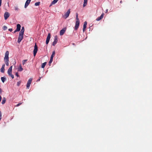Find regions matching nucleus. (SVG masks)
<instances>
[{"mask_svg": "<svg viewBox=\"0 0 152 152\" xmlns=\"http://www.w3.org/2000/svg\"><path fill=\"white\" fill-rule=\"evenodd\" d=\"M12 66H11L10 67V68L8 69L7 73L8 75L10 76L12 78V79H13L14 78V76L12 74Z\"/></svg>", "mask_w": 152, "mask_h": 152, "instance_id": "1", "label": "nucleus"}, {"mask_svg": "<svg viewBox=\"0 0 152 152\" xmlns=\"http://www.w3.org/2000/svg\"><path fill=\"white\" fill-rule=\"evenodd\" d=\"M70 9H69L64 15H62L63 17L65 19L69 17L70 13Z\"/></svg>", "mask_w": 152, "mask_h": 152, "instance_id": "2", "label": "nucleus"}, {"mask_svg": "<svg viewBox=\"0 0 152 152\" xmlns=\"http://www.w3.org/2000/svg\"><path fill=\"white\" fill-rule=\"evenodd\" d=\"M38 50L37 49V45L36 44V43H35L34 47V50L33 52H34V56H35L36 55V54Z\"/></svg>", "mask_w": 152, "mask_h": 152, "instance_id": "3", "label": "nucleus"}, {"mask_svg": "<svg viewBox=\"0 0 152 152\" xmlns=\"http://www.w3.org/2000/svg\"><path fill=\"white\" fill-rule=\"evenodd\" d=\"M32 80V79L31 78H30L28 81L26 85V87L28 89L30 87Z\"/></svg>", "mask_w": 152, "mask_h": 152, "instance_id": "4", "label": "nucleus"}, {"mask_svg": "<svg viewBox=\"0 0 152 152\" xmlns=\"http://www.w3.org/2000/svg\"><path fill=\"white\" fill-rule=\"evenodd\" d=\"M58 42V36L57 35H56L54 37V41L53 43V45L54 46Z\"/></svg>", "mask_w": 152, "mask_h": 152, "instance_id": "5", "label": "nucleus"}, {"mask_svg": "<svg viewBox=\"0 0 152 152\" xmlns=\"http://www.w3.org/2000/svg\"><path fill=\"white\" fill-rule=\"evenodd\" d=\"M9 52L8 51H7L5 53V57L4 58V60H9Z\"/></svg>", "mask_w": 152, "mask_h": 152, "instance_id": "6", "label": "nucleus"}, {"mask_svg": "<svg viewBox=\"0 0 152 152\" xmlns=\"http://www.w3.org/2000/svg\"><path fill=\"white\" fill-rule=\"evenodd\" d=\"M10 15V14L8 12H5L4 15L5 20H6L9 17Z\"/></svg>", "mask_w": 152, "mask_h": 152, "instance_id": "7", "label": "nucleus"}, {"mask_svg": "<svg viewBox=\"0 0 152 152\" xmlns=\"http://www.w3.org/2000/svg\"><path fill=\"white\" fill-rule=\"evenodd\" d=\"M50 33H49L48 34V36H47V39H46V44L47 45L48 44V43L49 42V41H50Z\"/></svg>", "mask_w": 152, "mask_h": 152, "instance_id": "8", "label": "nucleus"}, {"mask_svg": "<svg viewBox=\"0 0 152 152\" xmlns=\"http://www.w3.org/2000/svg\"><path fill=\"white\" fill-rule=\"evenodd\" d=\"M80 24V21H76L75 25V30H77Z\"/></svg>", "mask_w": 152, "mask_h": 152, "instance_id": "9", "label": "nucleus"}, {"mask_svg": "<svg viewBox=\"0 0 152 152\" xmlns=\"http://www.w3.org/2000/svg\"><path fill=\"white\" fill-rule=\"evenodd\" d=\"M66 29V28H64L62 30H61L60 32V35H62L65 32Z\"/></svg>", "mask_w": 152, "mask_h": 152, "instance_id": "10", "label": "nucleus"}, {"mask_svg": "<svg viewBox=\"0 0 152 152\" xmlns=\"http://www.w3.org/2000/svg\"><path fill=\"white\" fill-rule=\"evenodd\" d=\"M104 15V13H102L100 16L98 17L96 19V21H98L102 19Z\"/></svg>", "mask_w": 152, "mask_h": 152, "instance_id": "11", "label": "nucleus"}, {"mask_svg": "<svg viewBox=\"0 0 152 152\" xmlns=\"http://www.w3.org/2000/svg\"><path fill=\"white\" fill-rule=\"evenodd\" d=\"M31 0H27V1H26L25 3V6H24V7L25 8H26L27 7V6L30 3V2H31Z\"/></svg>", "mask_w": 152, "mask_h": 152, "instance_id": "12", "label": "nucleus"}, {"mask_svg": "<svg viewBox=\"0 0 152 152\" xmlns=\"http://www.w3.org/2000/svg\"><path fill=\"white\" fill-rule=\"evenodd\" d=\"M23 36L19 35L18 38V43H20L21 40L23 39Z\"/></svg>", "mask_w": 152, "mask_h": 152, "instance_id": "13", "label": "nucleus"}, {"mask_svg": "<svg viewBox=\"0 0 152 152\" xmlns=\"http://www.w3.org/2000/svg\"><path fill=\"white\" fill-rule=\"evenodd\" d=\"M87 25V22L86 21H85L83 26V31L84 32L85 31V29L86 28V25Z\"/></svg>", "mask_w": 152, "mask_h": 152, "instance_id": "14", "label": "nucleus"}, {"mask_svg": "<svg viewBox=\"0 0 152 152\" xmlns=\"http://www.w3.org/2000/svg\"><path fill=\"white\" fill-rule=\"evenodd\" d=\"M5 64H4L2 65V67L0 69L1 72L2 73H4L5 71L4 69Z\"/></svg>", "mask_w": 152, "mask_h": 152, "instance_id": "15", "label": "nucleus"}, {"mask_svg": "<svg viewBox=\"0 0 152 152\" xmlns=\"http://www.w3.org/2000/svg\"><path fill=\"white\" fill-rule=\"evenodd\" d=\"M21 26L20 24H18L17 25V28L16 29L17 31H19L20 30Z\"/></svg>", "mask_w": 152, "mask_h": 152, "instance_id": "16", "label": "nucleus"}, {"mask_svg": "<svg viewBox=\"0 0 152 152\" xmlns=\"http://www.w3.org/2000/svg\"><path fill=\"white\" fill-rule=\"evenodd\" d=\"M6 99L5 97H3L2 99L1 103L2 104H4L6 102Z\"/></svg>", "mask_w": 152, "mask_h": 152, "instance_id": "17", "label": "nucleus"}, {"mask_svg": "<svg viewBox=\"0 0 152 152\" xmlns=\"http://www.w3.org/2000/svg\"><path fill=\"white\" fill-rule=\"evenodd\" d=\"M18 70L19 71H22L23 70V69L22 68L21 64L19 65V68H18Z\"/></svg>", "mask_w": 152, "mask_h": 152, "instance_id": "18", "label": "nucleus"}, {"mask_svg": "<svg viewBox=\"0 0 152 152\" xmlns=\"http://www.w3.org/2000/svg\"><path fill=\"white\" fill-rule=\"evenodd\" d=\"M58 0H53V1L52 2L51 4L50 5V6L52 4H56Z\"/></svg>", "mask_w": 152, "mask_h": 152, "instance_id": "19", "label": "nucleus"}, {"mask_svg": "<svg viewBox=\"0 0 152 152\" xmlns=\"http://www.w3.org/2000/svg\"><path fill=\"white\" fill-rule=\"evenodd\" d=\"M88 0H84V3L83 4V7H85L87 4Z\"/></svg>", "mask_w": 152, "mask_h": 152, "instance_id": "20", "label": "nucleus"}, {"mask_svg": "<svg viewBox=\"0 0 152 152\" xmlns=\"http://www.w3.org/2000/svg\"><path fill=\"white\" fill-rule=\"evenodd\" d=\"M4 61L6 64V65L7 66H8L9 65V60H4Z\"/></svg>", "mask_w": 152, "mask_h": 152, "instance_id": "21", "label": "nucleus"}, {"mask_svg": "<svg viewBox=\"0 0 152 152\" xmlns=\"http://www.w3.org/2000/svg\"><path fill=\"white\" fill-rule=\"evenodd\" d=\"M47 62H45L43 64H42V65H41V67L42 68H43L45 67V66L46 65V64Z\"/></svg>", "mask_w": 152, "mask_h": 152, "instance_id": "22", "label": "nucleus"}, {"mask_svg": "<svg viewBox=\"0 0 152 152\" xmlns=\"http://www.w3.org/2000/svg\"><path fill=\"white\" fill-rule=\"evenodd\" d=\"M1 80L3 83H4L6 80V78L5 77H2L1 78Z\"/></svg>", "mask_w": 152, "mask_h": 152, "instance_id": "23", "label": "nucleus"}, {"mask_svg": "<svg viewBox=\"0 0 152 152\" xmlns=\"http://www.w3.org/2000/svg\"><path fill=\"white\" fill-rule=\"evenodd\" d=\"M55 51H54L52 53V55L50 57L53 58L54 56H55Z\"/></svg>", "mask_w": 152, "mask_h": 152, "instance_id": "24", "label": "nucleus"}, {"mask_svg": "<svg viewBox=\"0 0 152 152\" xmlns=\"http://www.w3.org/2000/svg\"><path fill=\"white\" fill-rule=\"evenodd\" d=\"M76 21H80L79 19L78 18V14L77 13H76Z\"/></svg>", "mask_w": 152, "mask_h": 152, "instance_id": "25", "label": "nucleus"}, {"mask_svg": "<svg viewBox=\"0 0 152 152\" xmlns=\"http://www.w3.org/2000/svg\"><path fill=\"white\" fill-rule=\"evenodd\" d=\"M53 58L50 57V60L49 62V64H50L52 63V62L53 61Z\"/></svg>", "mask_w": 152, "mask_h": 152, "instance_id": "26", "label": "nucleus"}, {"mask_svg": "<svg viewBox=\"0 0 152 152\" xmlns=\"http://www.w3.org/2000/svg\"><path fill=\"white\" fill-rule=\"evenodd\" d=\"M40 4V2H36L35 3V5L36 6H39Z\"/></svg>", "mask_w": 152, "mask_h": 152, "instance_id": "27", "label": "nucleus"}, {"mask_svg": "<svg viewBox=\"0 0 152 152\" xmlns=\"http://www.w3.org/2000/svg\"><path fill=\"white\" fill-rule=\"evenodd\" d=\"M27 60L26 59L23 60L22 61V64L24 65L25 63V62L27 61Z\"/></svg>", "mask_w": 152, "mask_h": 152, "instance_id": "28", "label": "nucleus"}, {"mask_svg": "<svg viewBox=\"0 0 152 152\" xmlns=\"http://www.w3.org/2000/svg\"><path fill=\"white\" fill-rule=\"evenodd\" d=\"M3 29L4 30H5L7 29V27L6 26H4L3 27Z\"/></svg>", "mask_w": 152, "mask_h": 152, "instance_id": "29", "label": "nucleus"}, {"mask_svg": "<svg viewBox=\"0 0 152 152\" xmlns=\"http://www.w3.org/2000/svg\"><path fill=\"white\" fill-rule=\"evenodd\" d=\"M23 34H24V33H23V32H22L20 31V33H19V35L23 36Z\"/></svg>", "mask_w": 152, "mask_h": 152, "instance_id": "30", "label": "nucleus"}, {"mask_svg": "<svg viewBox=\"0 0 152 152\" xmlns=\"http://www.w3.org/2000/svg\"><path fill=\"white\" fill-rule=\"evenodd\" d=\"M21 83V81H19L17 83V86H19Z\"/></svg>", "mask_w": 152, "mask_h": 152, "instance_id": "31", "label": "nucleus"}, {"mask_svg": "<svg viewBox=\"0 0 152 152\" xmlns=\"http://www.w3.org/2000/svg\"><path fill=\"white\" fill-rule=\"evenodd\" d=\"M22 104V103H19L18 104L16 105V107H18L19 106H20V105H21V104Z\"/></svg>", "mask_w": 152, "mask_h": 152, "instance_id": "32", "label": "nucleus"}, {"mask_svg": "<svg viewBox=\"0 0 152 152\" xmlns=\"http://www.w3.org/2000/svg\"><path fill=\"white\" fill-rule=\"evenodd\" d=\"M15 9L16 10H18V8L17 7H15Z\"/></svg>", "mask_w": 152, "mask_h": 152, "instance_id": "33", "label": "nucleus"}, {"mask_svg": "<svg viewBox=\"0 0 152 152\" xmlns=\"http://www.w3.org/2000/svg\"><path fill=\"white\" fill-rule=\"evenodd\" d=\"M15 75L17 77H19V75L18 74V72H16L15 73Z\"/></svg>", "mask_w": 152, "mask_h": 152, "instance_id": "34", "label": "nucleus"}, {"mask_svg": "<svg viewBox=\"0 0 152 152\" xmlns=\"http://www.w3.org/2000/svg\"><path fill=\"white\" fill-rule=\"evenodd\" d=\"M8 30L9 31L11 32L12 31V28H9V29Z\"/></svg>", "mask_w": 152, "mask_h": 152, "instance_id": "35", "label": "nucleus"}, {"mask_svg": "<svg viewBox=\"0 0 152 152\" xmlns=\"http://www.w3.org/2000/svg\"><path fill=\"white\" fill-rule=\"evenodd\" d=\"M2 0H0V6H1V4Z\"/></svg>", "mask_w": 152, "mask_h": 152, "instance_id": "36", "label": "nucleus"}, {"mask_svg": "<svg viewBox=\"0 0 152 152\" xmlns=\"http://www.w3.org/2000/svg\"><path fill=\"white\" fill-rule=\"evenodd\" d=\"M41 78V77H39V78L37 80V81H39L40 80Z\"/></svg>", "mask_w": 152, "mask_h": 152, "instance_id": "37", "label": "nucleus"}, {"mask_svg": "<svg viewBox=\"0 0 152 152\" xmlns=\"http://www.w3.org/2000/svg\"><path fill=\"white\" fill-rule=\"evenodd\" d=\"M21 29L23 30H25L23 26L22 27Z\"/></svg>", "mask_w": 152, "mask_h": 152, "instance_id": "38", "label": "nucleus"}, {"mask_svg": "<svg viewBox=\"0 0 152 152\" xmlns=\"http://www.w3.org/2000/svg\"><path fill=\"white\" fill-rule=\"evenodd\" d=\"M20 31H21L22 32H23V33H24V30L21 29V30Z\"/></svg>", "mask_w": 152, "mask_h": 152, "instance_id": "39", "label": "nucleus"}, {"mask_svg": "<svg viewBox=\"0 0 152 152\" xmlns=\"http://www.w3.org/2000/svg\"><path fill=\"white\" fill-rule=\"evenodd\" d=\"M108 9H107V10H106L105 12H106V13H107V12H108Z\"/></svg>", "mask_w": 152, "mask_h": 152, "instance_id": "40", "label": "nucleus"}, {"mask_svg": "<svg viewBox=\"0 0 152 152\" xmlns=\"http://www.w3.org/2000/svg\"><path fill=\"white\" fill-rule=\"evenodd\" d=\"M18 31H17L16 29L14 32V33H15L16 32Z\"/></svg>", "mask_w": 152, "mask_h": 152, "instance_id": "41", "label": "nucleus"}, {"mask_svg": "<svg viewBox=\"0 0 152 152\" xmlns=\"http://www.w3.org/2000/svg\"><path fill=\"white\" fill-rule=\"evenodd\" d=\"M1 92H2V90L1 88H0V93H1Z\"/></svg>", "mask_w": 152, "mask_h": 152, "instance_id": "42", "label": "nucleus"}, {"mask_svg": "<svg viewBox=\"0 0 152 152\" xmlns=\"http://www.w3.org/2000/svg\"><path fill=\"white\" fill-rule=\"evenodd\" d=\"M120 3H122V1H121L120 2Z\"/></svg>", "mask_w": 152, "mask_h": 152, "instance_id": "43", "label": "nucleus"}, {"mask_svg": "<svg viewBox=\"0 0 152 152\" xmlns=\"http://www.w3.org/2000/svg\"><path fill=\"white\" fill-rule=\"evenodd\" d=\"M73 45H75V44H74V43H73Z\"/></svg>", "mask_w": 152, "mask_h": 152, "instance_id": "44", "label": "nucleus"}]
</instances>
